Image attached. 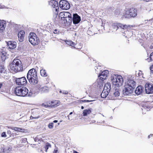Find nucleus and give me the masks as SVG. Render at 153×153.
<instances>
[{
    "instance_id": "nucleus-1",
    "label": "nucleus",
    "mask_w": 153,
    "mask_h": 153,
    "mask_svg": "<svg viewBox=\"0 0 153 153\" xmlns=\"http://www.w3.org/2000/svg\"><path fill=\"white\" fill-rule=\"evenodd\" d=\"M136 82L134 80L128 77L127 80L125 83L124 88L123 90L124 95H128L132 94L136 86Z\"/></svg>"
},
{
    "instance_id": "nucleus-2",
    "label": "nucleus",
    "mask_w": 153,
    "mask_h": 153,
    "mask_svg": "<svg viewBox=\"0 0 153 153\" xmlns=\"http://www.w3.org/2000/svg\"><path fill=\"white\" fill-rule=\"evenodd\" d=\"M27 77L31 84L35 85L38 82L37 72L34 68L31 69L29 71L27 74Z\"/></svg>"
},
{
    "instance_id": "nucleus-3",
    "label": "nucleus",
    "mask_w": 153,
    "mask_h": 153,
    "mask_svg": "<svg viewBox=\"0 0 153 153\" xmlns=\"http://www.w3.org/2000/svg\"><path fill=\"white\" fill-rule=\"evenodd\" d=\"M21 61L19 59H14L12 62L9 65L12 70L15 72L22 71H23Z\"/></svg>"
},
{
    "instance_id": "nucleus-4",
    "label": "nucleus",
    "mask_w": 153,
    "mask_h": 153,
    "mask_svg": "<svg viewBox=\"0 0 153 153\" xmlns=\"http://www.w3.org/2000/svg\"><path fill=\"white\" fill-rule=\"evenodd\" d=\"M111 79L113 84L117 87L122 86L123 83V79L120 75H113L111 76Z\"/></svg>"
},
{
    "instance_id": "nucleus-5",
    "label": "nucleus",
    "mask_w": 153,
    "mask_h": 153,
    "mask_svg": "<svg viewBox=\"0 0 153 153\" xmlns=\"http://www.w3.org/2000/svg\"><path fill=\"white\" fill-rule=\"evenodd\" d=\"M14 92L18 96L25 97L27 94L28 91L25 87L18 86L15 88Z\"/></svg>"
},
{
    "instance_id": "nucleus-6",
    "label": "nucleus",
    "mask_w": 153,
    "mask_h": 153,
    "mask_svg": "<svg viewBox=\"0 0 153 153\" xmlns=\"http://www.w3.org/2000/svg\"><path fill=\"white\" fill-rule=\"evenodd\" d=\"M29 41L33 45H38L39 42V38L33 33H30L29 37Z\"/></svg>"
},
{
    "instance_id": "nucleus-7",
    "label": "nucleus",
    "mask_w": 153,
    "mask_h": 153,
    "mask_svg": "<svg viewBox=\"0 0 153 153\" xmlns=\"http://www.w3.org/2000/svg\"><path fill=\"white\" fill-rule=\"evenodd\" d=\"M137 10L134 8L127 10L125 14L123 15V17L127 18L128 17L129 15L131 17H135L137 15Z\"/></svg>"
},
{
    "instance_id": "nucleus-8",
    "label": "nucleus",
    "mask_w": 153,
    "mask_h": 153,
    "mask_svg": "<svg viewBox=\"0 0 153 153\" xmlns=\"http://www.w3.org/2000/svg\"><path fill=\"white\" fill-rule=\"evenodd\" d=\"M60 7L63 10H67L70 7L69 2L66 0H61L59 2Z\"/></svg>"
},
{
    "instance_id": "nucleus-9",
    "label": "nucleus",
    "mask_w": 153,
    "mask_h": 153,
    "mask_svg": "<svg viewBox=\"0 0 153 153\" xmlns=\"http://www.w3.org/2000/svg\"><path fill=\"white\" fill-rule=\"evenodd\" d=\"M108 70H105L102 71L98 76L99 78H100V79L102 81H101V85H100V88L101 87H102V81L106 79V78L108 74Z\"/></svg>"
},
{
    "instance_id": "nucleus-10",
    "label": "nucleus",
    "mask_w": 153,
    "mask_h": 153,
    "mask_svg": "<svg viewBox=\"0 0 153 153\" xmlns=\"http://www.w3.org/2000/svg\"><path fill=\"white\" fill-rule=\"evenodd\" d=\"M112 26L116 30H117L119 27H120L121 29L124 30L127 29L128 27V26L126 25H123L121 24H118L116 22L113 23L112 24Z\"/></svg>"
},
{
    "instance_id": "nucleus-11",
    "label": "nucleus",
    "mask_w": 153,
    "mask_h": 153,
    "mask_svg": "<svg viewBox=\"0 0 153 153\" xmlns=\"http://www.w3.org/2000/svg\"><path fill=\"white\" fill-rule=\"evenodd\" d=\"M16 83L19 85H24L27 83V80L25 77H23L19 78H16Z\"/></svg>"
},
{
    "instance_id": "nucleus-12",
    "label": "nucleus",
    "mask_w": 153,
    "mask_h": 153,
    "mask_svg": "<svg viewBox=\"0 0 153 153\" xmlns=\"http://www.w3.org/2000/svg\"><path fill=\"white\" fill-rule=\"evenodd\" d=\"M146 92L147 94L153 93V85L152 84L146 83L145 85Z\"/></svg>"
},
{
    "instance_id": "nucleus-13",
    "label": "nucleus",
    "mask_w": 153,
    "mask_h": 153,
    "mask_svg": "<svg viewBox=\"0 0 153 153\" xmlns=\"http://www.w3.org/2000/svg\"><path fill=\"white\" fill-rule=\"evenodd\" d=\"M72 21L74 24H77L81 21V18L77 14H74L72 18Z\"/></svg>"
},
{
    "instance_id": "nucleus-14",
    "label": "nucleus",
    "mask_w": 153,
    "mask_h": 153,
    "mask_svg": "<svg viewBox=\"0 0 153 153\" xmlns=\"http://www.w3.org/2000/svg\"><path fill=\"white\" fill-rule=\"evenodd\" d=\"M49 4L53 7L55 8L56 11L58 10V3L57 1L55 0H52L49 2Z\"/></svg>"
},
{
    "instance_id": "nucleus-15",
    "label": "nucleus",
    "mask_w": 153,
    "mask_h": 153,
    "mask_svg": "<svg viewBox=\"0 0 153 153\" xmlns=\"http://www.w3.org/2000/svg\"><path fill=\"white\" fill-rule=\"evenodd\" d=\"M9 48L12 49L15 48L16 46V43L13 41H9L7 43Z\"/></svg>"
},
{
    "instance_id": "nucleus-16",
    "label": "nucleus",
    "mask_w": 153,
    "mask_h": 153,
    "mask_svg": "<svg viewBox=\"0 0 153 153\" xmlns=\"http://www.w3.org/2000/svg\"><path fill=\"white\" fill-rule=\"evenodd\" d=\"M6 21L3 20H0V32H3L6 27Z\"/></svg>"
},
{
    "instance_id": "nucleus-17",
    "label": "nucleus",
    "mask_w": 153,
    "mask_h": 153,
    "mask_svg": "<svg viewBox=\"0 0 153 153\" xmlns=\"http://www.w3.org/2000/svg\"><path fill=\"white\" fill-rule=\"evenodd\" d=\"M113 96L111 97V100H114L117 99V97L119 96L120 95V92H119V89L117 88L113 92Z\"/></svg>"
},
{
    "instance_id": "nucleus-18",
    "label": "nucleus",
    "mask_w": 153,
    "mask_h": 153,
    "mask_svg": "<svg viewBox=\"0 0 153 153\" xmlns=\"http://www.w3.org/2000/svg\"><path fill=\"white\" fill-rule=\"evenodd\" d=\"M25 35V32L23 30H20L18 34L19 40V42H22L24 39Z\"/></svg>"
},
{
    "instance_id": "nucleus-19",
    "label": "nucleus",
    "mask_w": 153,
    "mask_h": 153,
    "mask_svg": "<svg viewBox=\"0 0 153 153\" xmlns=\"http://www.w3.org/2000/svg\"><path fill=\"white\" fill-rule=\"evenodd\" d=\"M39 92L41 93L47 92L48 91V88L46 86H39L38 88Z\"/></svg>"
},
{
    "instance_id": "nucleus-20",
    "label": "nucleus",
    "mask_w": 153,
    "mask_h": 153,
    "mask_svg": "<svg viewBox=\"0 0 153 153\" xmlns=\"http://www.w3.org/2000/svg\"><path fill=\"white\" fill-rule=\"evenodd\" d=\"M60 16H61V18L65 19L68 17H71V14L68 12H61L60 13Z\"/></svg>"
},
{
    "instance_id": "nucleus-21",
    "label": "nucleus",
    "mask_w": 153,
    "mask_h": 153,
    "mask_svg": "<svg viewBox=\"0 0 153 153\" xmlns=\"http://www.w3.org/2000/svg\"><path fill=\"white\" fill-rule=\"evenodd\" d=\"M64 23L66 24H70L72 22V19L71 15V17H68L65 19H62Z\"/></svg>"
},
{
    "instance_id": "nucleus-22",
    "label": "nucleus",
    "mask_w": 153,
    "mask_h": 153,
    "mask_svg": "<svg viewBox=\"0 0 153 153\" xmlns=\"http://www.w3.org/2000/svg\"><path fill=\"white\" fill-rule=\"evenodd\" d=\"M111 89V84L110 82L106 83L104 87V91H106L110 92Z\"/></svg>"
},
{
    "instance_id": "nucleus-23",
    "label": "nucleus",
    "mask_w": 153,
    "mask_h": 153,
    "mask_svg": "<svg viewBox=\"0 0 153 153\" xmlns=\"http://www.w3.org/2000/svg\"><path fill=\"white\" fill-rule=\"evenodd\" d=\"M143 91V88L142 87L140 86H138L136 88L135 91V94L137 95H139L141 93H142Z\"/></svg>"
},
{
    "instance_id": "nucleus-24",
    "label": "nucleus",
    "mask_w": 153,
    "mask_h": 153,
    "mask_svg": "<svg viewBox=\"0 0 153 153\" xmlns=\"http://www.w3.org/2000/svg\"><path fill=\"white\" fill-rule=\"evenodd\" d=\"M7 55L5 53H2L1 54V58L2 62H4L5 60L8 58Z\"/></svg>"
},
{
    "instance_id": "nucleus-25",
    "label": "nucleus",
    "mask_w": 153,
    "mask_h": 153,
    "mask_svg": "<svg viewBox=\"0 0 153 153\" xmlns=\"http://www.w3.org/2000/svg\"><path fill=\"white\" fill-rule=\"evenodd\" d=\"M51 105V107H53L55 106L58 105L60 102L58 100H53L51 101L50 102Z\"/></svg>"
},
{
    "instance_id": "nucleus-26",
    "label": "nucleus",
    "mask_w": 153,
    "mask_h": 153,
    "mask_svg": "<svg viewBox=\"0 0 153 153\" xmlns=\"http://www.w3.org/2000/svg\"><path fill=\"white\" fill-rule=\"evenodd\" d=\"M109 92L103 90L102 91V93L101 94V96L102 98H106L108 95Z\"/></svg>"
},
{
    "instance_id": "nucleus-27",
    "label": "nucleus",
    "mask_w": 153,
    "mask_h": 153,
    "mask_svg": "<svg viewBox=\"0 0 153 153\" xmlns=\"http://www.w3.org/2000/svg\"><path fill=\"white\" fill-rule=\"evenodd\" d=\"M40 73L41 76H42L46 77L48 75L46 71L43 68L40 70Z\"/></svg>"
},
{
    "instance_id": "nucleus-28",
    "label": "nucleus",
    "mask_w": 153,
    "mask_h": 153,
    "mask_svg": "<svg viewBox=\"0 0 153 153\" xmlns=\"http://www.w3.org/2000/svg\"><path fill=\"white\" fill-rule=\"evenodd\" d=\"M13 130L15 131H17L18 132H24L25 131V130L24 129L21 128L17 127L13 128Z\"/></svg>"
},
{
    "instance_id": "nucleus-29",
    "label": "nucleus",
    "mask_w": 153,
    "mask_h": 153,
    "mask_svg": "<svg viewBox=\"0 0 153 153\" xmlns=\"http://www.w3.org/2000/svg\"><path fill=\"white\" fill-rule=\"evenodd\" d=\"M91 113V111L89 109H85L83 111V114L84 116H86L88 114H90Z\"/></svg>"
},
{
    "instance_id": "nucleus-30",
    "label": "nucleus",
    "mask_w": 153,
    "mask_h": 153,
    "mask_svg": "<svg viewBox=\"0 0 153 153\" xmlns=\"http://www.w3.org/2000/svg\"><path fill=\"white\" fill-rule=\"evenodd\" d=\"M42 105L45 108H47V107H51V106L50 102L45 103H42Z\"/></svg>"
},
{
    "instance_id": "nucleus-31",
    "label": "nucleus",
    "mask_w": 153,
    "mask_h": 153,
    "mask_svg": "<svg viewBox=\"0 0 153 153\" xmlns=\"http://www.w3.org/2000/svg\"><path fill=\"white\" fill-rule=\"evenodd\" d=\"M11 150L9 146L5 147L3 149V151L4 152H9Z\"/></svg>"
},
{
    "instance_id": "nucleus-32",
    "label": "nucleus",
    "mask_w": 153,
    "mask_h": 153,
    "mask_svg": "<svg viewBox=\"0 0 153 153\" xmlns=\"http://www.w3.org/2000/svg\"><path fill=\"white\" fill-rule=\"evenodd\" d=\"M51 147V145L50 144L48 143H46L45 144V146L44 147L45 151L46 152H47V150L49 148Z\"/></svg>"
},
{
    "instance_id": "nucleus-33",
    "label": "nucleus",
    "mask_w": 153,
    "mask_h": 153,
    "mask_svg": "<svg viewBox=\"0 0 153 153\" xmlns=\"http://www.w3.org/2000/svg\"><path fill=\"white\" fill-rule=\"evenodd\" d=\"M66 43L68 45L73 47L74 45V43L71 41H66Z\"/></svg>"
},
{
    "instance_id": "nucleus-34",
    "label": "nucleus",
    "mask_w": 153,
    "mask_h": 153,
    "mask_svg": "<svg viewBox=\"0 0 153 153\" xmlns=\"http://www.w3.org/2000/svg\"><path fill=\"white\" fill-rule=\"evenodd\" d=\"M147 60L149 62L153 61V52L150 54L149 56V59L148 58Z\"/></svg>"
},
{
    "instance_id": "nucleus-35",
    "label": "nucleus",
    "mask_w": 153,
    "mask_h": 153,
    "mask_svg": "<svg viewBox=\"0 0 153 153\" xmlns=\"http://www.w3.org/2000/svg\"><path fill=\"white\" fill-rule=\"evenodd\" d=\"M7 134L10 135V137H11L12 136L13 137L14 136H16L17 135V134L16 133H13L11 134V132L10 130H7Z\"/></svg>"
},
{
    "instance_id": "nucleus-36",
    "label": "nucleus",
    "mask_w": 153,
    "mask_h": 153,
    "mask_svg": "<svg viewBox=\"0 0 153 153\" xmlns=\"http://www.w3.org/2000/svg\"><path fill=\"white\" fill-rule=\"evenodd\" d=\"M21 143H25L27 142V139L26 138H22L20 140Z\"/></svg>"
},
{
    "instance_id": "nucleus-37",
    "label": "nucleus",
    "mask_w": 153,
    "mask_h": 153,
    "mask_svg": "<svg viewBox=\"0 0 153 153\" xmlns=\"http://www.w3.org/2000/svg\"><path fill=\"white\" fill-rule=\"evenodd\" d=\"M5 71V69L3 67L0 66V73L4 72Z\"/></svg>"
},
{
    "instance_id": "nucleus-38",
    "label": "nucleus",
    "mask_w": 153,
    "mask_h": 153,
    "mask_svg": "<svg viewBox=\"0 0 153 153\" xmlns=\"http://www.w3.org/2000/svg\"><path fill=\"white\" fill-rule=\"evenodd\" d=\"M48 127L49 128L51 129L53 128V123H50L48 125Z\"/></svg>"
},
{
    "instance_id": "nucleus-39",
    "label": "nucleus",
    "mask_w": 153,
    "mask_h": 153,
    "mask_svg": "<svg viewBox=\"0 0 153 153\" xmlns=\"http://www.w3.org/2000/svg\"><path fill=\"white\" fill-rule=\"evenodd\" d=\"M39 117V116L38 117H33L32 116H31L30 117V118L31 120H33L34 119H37Z\"/></svg>"
},
{
    "instance_id": "nucleus-40",
    "label": "nucleus",
    "mask_w": 153,
    "mask_h": 153,
    "mask_svg": "<svg viewBox=\"0 0 153 153\" xmlns=\"http://www.w3.org/2000/svg\"><path fill=\"white\" fill-rule=\"evenodd\" d=\"M142 110L143 111V113L144 112V114H145L146 111H147V110H146L145 107H143V108H142Z\"/></svg>"
},
{
    "instance_id": "nucleus-41",
    "label": "nucleus",
    "mask_w": 153,
    "mask_h": 153,
    "mask_svg": "<svg viewBox=\"0 0 153 153\" xmlns=\"http://www.w3.org/2000/svg\"><path fill=\"white\" fill-rule=\"evenodd\" d=\"M53 33H55V34H58L59 33V30H57L56 29H55L54 30V32H53Z\"/></svg>"
},
{
    "instance_id": "nucleus-42",
    "label": "nucleus",
    "mask_w": 153,
    "mask_h": 153,
    "mask_svg": "<svg viewBox=\"0 0 153 153\" xmlns=\"http://www.w3.org/2000/svg\"><path fill=\"white\" fill-rule=\"evenodd\" d=\"M1 137H7L6 133L5 132H3L1 134Z\"/></svg>"
},
{
    "instance_id": "nucleus-43",
    "label": "nucleus",
    "mask_w": 153,
    "mask_h": 153,
    "mask_svg": "<svg viewBox=\"0 0 153 153\" xmlns=\"http://www.w3.org/2000/svg\"><path fill=\"white\" fill-rule=\"evenodd\" d=\"M93 101V100H82V102H90L92 101Z\"/></svg>"
},
{
    "instance_id": "nucleus-44",
    "label": "nucleus",
    "mask_w": 153,
    "mask_h": 153,
    "mask_svg": "<svg viewBox=\"0 0 153 153\" xmlns=\"http://www.w3.org/2000/svg\"><path fill=\"white\" fill-rule=\"evenodd\" d=\"M150 70L151 73H152L153 74V65L150 67Z\"/></svg>"
},
{
    "instance_id": "nucleus-45",
    "label": "nucleus",
    "mask_w": 153,
    "mask_h": 153,
    "mask_svg": "<svg viewBox=\"0 0 153 153\" xmlns=\"http://www.w3.org/2000/svg\"><path fill=\"white\" fill-rule=\"evenodd\" d=\"M63 94H68V92L67 91H63Z\"/></svg>"
},
{
    "instance_id": "nucleus-46",
    "label": "nucleus",
    "mask_w": 153,
    "mask_h": 153,
    "mask_svg": "<svg viewBox=\"0 0 153 153\" xmlns=\"http://www.w3.org/2000/svg\"><path fill=\"white\" fill-rule=\"evenodd\" d=\"M53 153H58V150H54L53 152Z\"/></svg>"
},
{
    "instance_id": "nucleus-47",
    "label": "nucleus",
    "mask_w": 153,
    "mask_h": 153,
    "mask_svg": "<svg viewBox=\"0 0 153 153\" xmlns=\"http://www.w3.org/2000/svg\"><path fill=\"white\" fill-rule=\"evenodd\" d=\"M13 128L14 127H11V126H9V127H8V128L11 129H12V130H13Z\"/></svg>"
},
{
    "instance_id": "nucleus-48",
    "label": "nucleus",
    "mask_w": 153,
    "mask_h": 153,
    "mask_svg": "<svg viewBox=\"0 0 153 153\" xmlns=\"http://www.w3.org/2000/svg\"><path fill=\"white\" fill-rule=\"evenodd\" d=\"M58 122V121L57 120H54L53 121V123H56Z\"/></svg>"
},
{
    "instance_id": "nucleus-49",
    "label": "nucleus",
    "mask_w": 153,
    "mask_h": 153,
    "mask_svg": "<svg viewBox=\"0 0 153 153\" xmlns=\"http://www.w3.org/2000/svg\"><path fill=\"white\" fill-rule=\"evenodd\" d=\"M150 48L151 49H152L153 48V46L152 45H151L150 46Z\"/></svg>"
},
{
    "instance_id": "nucleus-50",
    "label": "nucleus",
    "mask_w": 153,
    "mask_h": 153,
    "mask_svg": "<svg viewBox=\"0 0 153 153\" xmlns=\"http://www.w3.org/2000/svg\"><path fill=\"white\" fill-rule=\"evenodd\" d=\"M152 135H153V134H150V135H149L148 136V138H150L151 136L152 137Z\"/></svg>"
},
{
    "instance_id": "nucleus-51",
    "label": "nucleus",
    "mask_w": 153,
    "mask_h": 153,
    "mask_svg": "<svg viewBox=\"0 0 153 153\" xmlns=\"http://www.w3.org/2000/svg\"><path fill=\"white\" fill-rule=\"evenodd\" d=\"M84 108V107L83 106H82L81 107V108L82 109H83Z\"/></svg>"
},
{
    "instance_id": "nucleus-52",
    "label": "nucleus",
    "mask_w": 153,
    "mask_h": 153,
    "mask_svg": "<svg viewBox=\"0 0 153 153\" xmlns=\"http://www.w3.org/2000/svg\"><path fill=\"white\" fill-rule=\"evenodd\" d=\"M72 113H73L72 112H71L69 114V115H71L72 114Z\"/></svg>"
},
{
    "instance_id": "nucleus-53",
    "label": "nucleus",
    "mask_w": 153,
    "mask_h": 153,
    "mask_svg": "<svg viewBox=\"0 0 153 153\" xmlns=\"http://www.w3.org/2000/svg\"><path fill=\"white\" fill-rule=\"evenodd\" d=\"M124 32H126V33H128L129 32V31H124Z\"/></svg>"
},
{
    "instance_id": "nucleus-54",
    "label": "nucleus",
    "mask_w": 153,
    "mask_h": 153,
    "mask_svg": "<svg viewBox=\"0 0 153 153\" xmlns=\"http://www.w3.org/2000/svg\"><path fill=\"white\" fill-rule=\"evenodd\" d=\"M74 153H79L77 152H76L74 151Z\"/></svg>"
},
{
    "instance_id": "nucleus-55",
    "label": "nucleus",
    "mask_w": 153,
    "mask_h": 153,
    "mask_svg": "<svg viewBox=\"0 0 153 153\" xmlns=\"http://www.w3.org/2000/svg\"><path fill=\"white\" fill-rule=\"evenodd\" d=\"M68 119L69 120L70 119L69 116H68Z\"/></svg>"
},
{
    "instance_id": "nucleus-56",
    "label": "nucleus",
    "mask_w": 153,
    "mask_h": 153,
    "mask_svg": "<svg viewBox=\"0 0 153 153\" xmlns=\"http://www.w3.org/2000/svg\"><path fill=\"white\" fill-rule=\"evenodd\" d=\"M62 91H60V93H62Z\"/></svg>"
},
{
    "instance_id": "nucleus-57",
    "label": "nucleus",
    "mask_w": 153,
    "mask_h": 153,
    "mask_svg": "<svg viewBox=\"0 0 153 153\" xmlns=\"http://www.w3.org/2000/svg\"><path fill=\"white\" fill-rule=\"evenodd\" d=\"M122 31V32H123V33H124V32H123V31ZM125 33V34H126V33Z\"/></svg>"
}]
</instances>
